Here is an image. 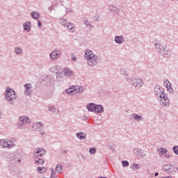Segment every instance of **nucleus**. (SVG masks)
<instances>
[{
    "instance_id": "nucleus-1",
    "label": "nucleus",
    "mask_w": 178,
    "mask_h": 178,
    "mask_svg": "<svg viewBox=\"0 0 178 178\" xmlns=\"http://www.w3.org/2000/svg\"><path fill=\"white\" fill-rule=\"evenodd\" d=\"M17 98V95L16 94V92L10 88H7L6 90V101H8L10 104H12V105H15V99Z\"/></svg>"
},
{
    "instance_id": "nucleus-2",
    "label": "nucleus",
    "mask_w": 178,
    "mask_h": 178,
    "mask_svg": "<svg viewBox=\"0 0 178 178\" xmlns=\"http://www.w3.org/2000/svg\"><path fill=\"white\" fill-rule=\"evenodd\" d=\"M100 60H101V57L95 54L94 56L90 57V58L87 60V63L88 66L94 67V66H97V65L99 63Z\"/></svg>"
},
{
    "instance_id": "nucleus-3",
    "label": "nucleus",
    "mask_w": 178,
    "mask_h": 178,
    "mask_svg": "<svg viewBox=\"0 0 178 178\" xmlns=\"http://www.w3.org/2000/svg\"><path fill=\"white\" fill-rule=\"evenodd\" d=\"M60 55H62V51L60 49H54L50 54H49V58L51 60H56V59H59L60 57Z\"/></svg>"
},
{
    "instance_id": "nucleus-4",
    "label": "nucleus",
    "mask_w": 178,
    "mask_h": 178,
    "mask_svg": "<svg viewBox=\"0 0 178 178\" xmlns=\"http://www.w3.org/2000/svg\"><path fill=\"white\" fill-rule=\"evenodd\" d=\"M129 81L134 87H138L140 88L144 86V81H143V79L139 77L129 79Z\"/></svg>"
},
{
    "instance_id": "nucleus-5",
    "label": "nucleus",
    "mask_w": 178,
    "mask_h": 178,
    "mask_svg": "<svg viewBox=\"0 0 178 178\" xmlns=\"http://www.w3.org/2000/svg\"><path fill=\"white\" fill-rule=\"evenodd\" d=\"M24 88H25L24 92L25 97H30L33 94V86H31V83H25Z\"/></svg>"
},
{
    "instance_id": "nucleus-6",
    "label": "nucleus",
    "mask_w": 178,
    "mask_h": 178,
    "mask_svg": "<svg viewBox=\"0 0 178 178\" xmlns=\"http://www.w3.org/2000/svg\"><path fill=\"white\" fill-rule=\"evenodd\" d=\"M134 154L136 156H139V158H140L141 159H144V157L147 156V154H145V152H144L143 149L138 148H135L134 149Z\"/></svg>"
},
{
    "instance_id": "nucleus-7",
    "label": "nucleus",
    "mask_w": 178,
    "mask_h": 178,
    "mask_svg": "<svg viewBox=\"0 0 178 178\" xmlns=\"http://www.w3.org/2000/svg\"><path fill=\"white\" fill-rule=\"evenodd\" d=\"M45 155V149H37L34 151L33 158H40V156H44Z\"/></svg>"
},
{
    "instance_id": "nucleus-8",
    "label": "nucleus",
    "mask_w": 178,
    "mask_h": 178,
    "mask_svg": "<svg viewBox=\"0 0 178 178\" xmlns=\"http://www.w3.org/2000/svg\"><path fill=\"white\" fill-rule=\"evenodd\" d=\"M63 73L65 77H70V76H73V70L72 69L65 67L63 70Z\"/></svg>"
},
{
    "instance_id": "nucleus-9",
    "label": "nucleus",
    "mask_w": 178,
    "mask_h": 178,
    "mask_svg": "<svg viewBox=\"0 0 178 178\" xmlns=\"http://www.w3.org/2000/svg\"><path fill=\"white\" fill-rule=\"evenodd\" d=\"M95 55V54H94V52H92V51L90 50V49H86L85 51V59H86V60H88V59H90L92 58V56H94Z\"/></svg>"
},
{
    "instance_id": "nucleus-10",
    "label": "nucleus",
    "mask_w": 178,
    "mask_h": 178,
    "mask_svg": "<svg viewBox=\"0 0 178 178\" xmlns=\"http://www.w3.org/2000/svg\"><path fill=\"white\" fill-rule=\"evenodd\" d=\"M163 172H165V173H171L172 172V164L168 163V164H165L164 165H163L162 168Z\"/></svg>"
},
{
    "instance_id": "nucleus-11",
    "label": "nucleus",
    "mask_w": 178,
    "mask_h": 178,
    "mask_svg": "<svg viewBox=\"0 0 178 178\" xmlns=\"http://www.w3.org/2000/svg\"><path fill=\"white\" fill-rule=\"evenodd\" d=\"M23 27L24 31H27L29 33L30 30H31V22L30 21H27L23 24Z\"/></svg>"
},
{
    "instance_id": "nucleus-12",
    "label": "nucleus",
    "mask_w": 178,
    "mask_h": 178,
    "mask_svg": "<svg viewBox=\"0 0 178 178\" xmlns=\"http://www.w3.org/2000/svg\"><path fill=\"white\" fill-rule=\"evenodd\" d=\"M115 44H123L124 42V37L123 35L115 36Z\"/></svg>"
},
{
    "instance_id": "nucleus-13",
    "label": "nucleus",
    "mask_w": 178,
    "mask_h": 178,
    "mask_svg": "<svg viewBox=\"0 0 178 178\" xmlns=\"http://www.w3.org/2000/svg\"><path fill=\"white\" fill-rule=\"evenodd\" d=\"M164 92L163 88L161 87L159 85L156 86L154 88V92L157 97L160 95L162 94V92Z\"/></svg>"
},
{
    "instance_id": "nucleus-14",
    "label": "nucleus",
    "mask_w": 178,
    "mask_h": 178,
    "mask_svg": "<svg viewBox=\"0 0 178 178\" xmlns=\"http://www.w3.org/2000/svg\"><path fill=\"white\" fill-rule=\"evenodd\" d=\"M19 122H22V123H31V120H30V118L27 116H20L19 118Z\"/></svg>"
},
{
    "instance_id": "nucleus-15",
    "label": "nucleus",
    "mask_w": 178,
    "mask_h": 178,
    "mask_svg": "<svg viewBox=\"0 0 178 178\" xmlns=\"http://www.w3.org/2000/svg\"><path fill=\"white\" fill-rule=\"evenodd\" d=\"M63 76H65L63 73L57 72L56 81L57 83H60V81H63V80H65V78L63 77Z\"/></svg>"
},
{
    "instance_id": "nucleus-16",
    "label": "nucleus",
    "mask_w": 178,
    "mask_h": 178,
    "mask_svg": "<svg viewBox=\"0 0 178 178\" xmlns=\"http://www.w3.org/2000/svg\"><path fill=\"white\" fill-rule=\"evenodd\" d=\"M76 137L79 140H86L87 138V134L83 132H78L76 134Z\"/></svg>"
},
{
    "instance_id": "nucleus-17",
    "label": "nucleus",
    "mask_w": 178,
    "mask_h": 178,
    "mask_svg": "<svg viewBox=\"0 0 178 178\" xmlns=\"http://www.w3.org/2000/svg\"><path fill=\"white\" fill-rule=\"evenodd\" d=\"M95 106V103H89L87 104L86 108L89 112H95L96 108Z\"/></svg>"
},
{
    "instance_id": "nucleus-18",
    "label": "nucleus",
    "mask_w": 178,
    "mask_h": 178,
    "mask_svg": "<svg viewBox=\"0 0 178 178\" xmlns=\"http://www.w3.org/2000/svg\"><path fill=\"white\" fill-rule=\"evenodd\" d=\"M68 30H70V33H74L76 31V28H74V24L72 22H68L67 26H65Z\"/></svg>"
},
{
    "instance_id": "nucleus-19",
    "label": "nucleus",
    "mask_w": 178,
    "mask_h": 178,
    "mask_svg": "<svg viewBox=\"0 0 178 178\" xmlns=\"http://www.w3.org/2000/svg\"><path fill=\"white\" fill-rule=\"evenodd\" d=\"M131 116L132 119H134L136 122H141L144 120V118H143V115H138L136 113H133Z\"/></svg>"
},
{
    "instance_id": "nucleus-20",
    "label": "nucleus",
    "mask_w": 178,
    "mask_h": 178,
    "mask_svg": "<svg viewBox=\"0 0 178 178\" xmlns=\"http://www.w3.org/2000/svg\"><path fill=\"white\" fill-rule=\"evenodd\" d=\"M44 127V125H42V122H35L33 125V130H35V131H36V130H40V127Z\"/></svg>"
},
{
    "instance_id": "nucleus-21",
    "label": "nucleus",
    "mask_w": 178,
    "mask_h": 178,
    "mask_svg": "<svg viewBox=\"0 0 178 178\" xmlns=\"http://www.w3.org/2000/svg\"><path fill=\"white\" fill-rule=\"evenodd\" d=\"M95 111H96L97 113H104V106H102L101 104H97L95 106Z\"/></svg>"
},
{
    "instance_id": "nucleus-22",
    "label": "nucleus",
    "mask_w": 178,
    "mask_h": 178,
    "mask_svg": "<svg viewBox=\"0 0 178 178\" xmlns=\"http://www.w3.org/2000/svg\"><path fill=\"white\" fill-rule=\"evenodd\" d=\"M161 54L163 58H169L170 56H172V54H170L169 51L166 50V49H163Z\"/></svg>"
},
{
    "instance_id": "nucleus-23",
    "label": "nucleus",
    "mask_w": 178,
    "mask_h": 178,
    "mask_svg": "<svg viewBox=\"0 0 178 178\" xmlns=\"http://www.w3.org/2000/svg\"><path fill=\"white\" fill-rule=\"evenodd\" d=\"M31 16L34 19V20H38V19H40V16H41V15L38 11H33L31 13Z\"/></svg>"
},
{
    "instance_id": "nucleus-24",
    "label": "nucleus",
    "mask_w": 178,
    "mask_h": 178,
    "mask_svg": "<svg viewBox=\"0 0 178 178\" xmlns=\"http://www.w3.org/2000/svg\"><path fill=\"white\" fill-rule=\"evenodd\" d=\"M35 159V163H37V165H44L45 163V161L44 159L40 158V157H34Z\"/></svg>"
},
{
    "instance_id": "nucleus-25",
    "label": "nucleus",
    "mask_w": 178,
    "mask_h": 178,
    "mask_svg": "<svg viewBox=\"0 0 178 178\" xmlns=\"http://www.w3.org/2000/svg\"><path fill=\"white\" fill-rule=\"evenodd\" d=\"M0 147H1V148H8V140L0 139Z\"/></svg>"
},
{
    "instance_id": "nucleus-26",
    "label": "nucleus",
    "mask_w": 178,
    "mask_h": 178,
    "mask_svg": "<svg viewBox=\"0 0 178 178\" xmlns=\"http://www.w3.org/2000/svg\"><path fill=\"white\" fill-rule=\"evenodd\" d=\"M163 84H164L165 87L167 88V90H171V91H172V88H171L172 83H170V82L169 81L168 79H166L165 81L164 80Z\"/></svg>"
},
{
    "instance_id": "nucleus-27",
    "label": "nucleus",
    "mask_w": 178,
    "mask_h": 178,
    "mask_svg": "<svg viewBox=\"0 0 178 178\" xmlns=\"http://www.w3.org/2000/svg\"><path fill=\"white\" fill-rule=\"evenodd\" d=\"M14 52L16 54V55H20L21 54H23V49L20 47H15L14 49Z\"/></svg>"
},
{
    "instance_id": "nucleus-28",
    "label": "nucleus",
    "mask_w": 178,
    "mask_h": 178,
    "mask_svg": "<svg viewBox=\"0 0 178 178\" xmlns=\"http://www.w3.org/2000/svg\"><path fill=\"white\" fill-rule=\"evenodd\" d=\"M159 155H165L168 153V149L164 147H161L158 149Z\"/></svg>"
},
{
    "instance_id": "nucleus-29",
    "label": "nucleus",
    "mask_w": 178,
    "mask_h": 178,
    "mask_svg": "<svg viewBox=\"0 0 178 178\" xmlns=\"http://www.w3.org/2000/svg\"><path fill=\"white\" fill-rule=\"evenodd\" d=\"M38 172L42 174V173H45V172H47V170H48V168H45V167H38L37 168Z\"/></svg>"
},
{
    "instance_id": "nucleus-30",
    "label": "nucleus",
    "mask_w": 178,
    "mask_h": 178,
    "mask_svg": "<svg viewBox=\"0 0 178 178\" xmlns=\"http://www.w3.org/2000/svg\"><path fill=\"white\" fill-rule=\"evenodd\" d=\"M155 47H159V49H158V52H159V54L161 53V51L165 49V47L162 46V44H161V43L158 42V43H155L154 44Z\"/></svg>"
},
{
    "instance_id": "nucleus-31",
    "label": "nucleus",
    "mask_w": 178,
    "mask_h": 178,
    "mask_svg": "<svg viewBox=\"0 0 178 178\" xmlns=\"http://www.w3.org/2000/svg\"><path fill=\"white\" fill-rule=\"evenodd\" d=\"M44 81H45L47 83V86H49L52 81H54V78H51L49 76H47L44 79Z\"/></svg>"
},
{
    "instance_id": "nucleus-32",
    "label": "nucleus",
    "mask_w": 178,
    "mask_h": 178,
    "mask_svg": "<svg viewBox=\"0 0 178 178\" xmlns=\"http://www.w3.org/2000/svg\"><path fill=\"white\" fill-rule=\"evenodd\" d=\"M76 86H74V88H70L66 90L67 94H70V95H73V92H76Z\"/></svg>"
},
{
    "instance_id": "nucleus-33",
    "label": "nucleus",
    "mask_w": 178,
    "mask_h": 178,
    "mask_svg": "<svg viewBox=\"0 0 178 178\" xmlns=\"http://www.w3.org/2000/svg\"><path fill=\"white\" fill-rule=\"evenodd\" d=\"M63 168H62V164H57L56 167V172L58 173H62Z\"/></svg>"
},
{
    "instance_id": "nucleus-34",
    "label": "nucleus",
    "mask_w": 178,
    "mask_h": 178,
    "mask_svg": "<svg viewBox=\"0 0 178 178\" xmlns=\"http://www.w3.org/2000/svg\"><path fill=\"white\" fill-rule=\"evenodd\" d=\"M83 24H85L86 27H90V29H94V26H92V24H91V22H90L87 19L83 20Z\"/></svg>"
},
{
    "instance_id": "nucleus-35",
    "label": "nucleus",
    "mask_w": 178,
    "mask_h": 178,
    "mask_svg": "<svg viewBox=\"0 0 178 178\" xmlns=\"http://www.w3.org/2000/svg\"><path fill=\"white\" fill-rule=\"evenodd\" d=\"M76 92H78L79 94H82V92H84L86 88L83 87V86H79L77 88H75Z\"/></svg>"
},
{
    "instance_id": "nucleus-36",
    "label": "nucleus",
    "mask_w": 178,
    "mask_h": 178,
    "mask_svg": "<svg viewBox=\"0 0 178 178\" xmlns=\"http://www.w3.org/2000/svg\"><path fill=\"white\" fill-rule=\"evenodd\" d=\"M165 103H163V106H170V101L169 100L168 97L163 99Z\"/></svg>"
},
{
    "instance_id": "nucleus-37",
    "label": "nucleus",
    "mask_w": 178,
    "mask_h": 178,
    "mask_svg": "<svg viewBox=\"0 0 178 178\" xmlns=\"http://www.w3.org/2000/svg\"><path fill=\"white\" fill-rule=\"evenodd\" d=\"M60 24H62L64 27H66L67 26V24L69 23V22H67L66 19H60Z\"/></svg>"
},
{
    "instance_id": "nucleus-38",
    "label": "nucleus",
    "mask_w": 178,
    "mask_h": 178,
    "mask_svg": "<svg viewBox=\"0 0 178 178\" xmlns=\"http://www.w3.org/2000/svg\"><path fill=\"white\" fill-rule=\"evenodd\" d=\"M48 111H49L50 112H53L54 113H58V112H59V111L55 108V107L54 106H49Z\"/></svg>"
},
{
    "instance_id": "nucleus-39",
    "label": "nucleus",
    "mask_w": 178,
    "mask_h": 178,
    "mask_svg": "<svg viewBox=\"0 0 178 178\" xmlns=\"http://www.w3.org/2000/svg\"><path fill=\"white\" fill-rule=\"evenodd\" d=\"M12 147H15V143L12 140H7V148H12Z\"/></svg>"
},
{
    "instance_id": "nucleus-40",
    "label": "nucleus",
    "mask_w": 178,
    "mask_h": 178,
    "mask_svg": "<svg viewBox=\"0 0 178 178\" xmlns=\"http://www.w3.org/2000/svg\"><path fill=\"white\" fill-rule=\"evenodd\" d=\"M160 98H162L161 99H166V98H168V97H166V94L164 92H162L160 95H159Z\"/></svg>"
},
{
    "instance_id": "nucleus-41",
    "label": "nucleus",
    "mask_w": 178,
    "mask_h": 178,
    "mask_svg": "<svg viewBox=\"0 0 178 178\" xmlns=\"http://www.w3.org/2000/svg\"><path fill=\"white\" fill-rule=\"evenodd\" d=\"M50 170L51 172V175L50 178H56V174L55 173V170H54V168H50Z\"/></svg>"
},
{
    "instance_id": "nucleus-42",
    "label": "nucleus",
    "mask_w": 178,
    "mask_h": 178,
    "mask_svg": "<svg viewBox=\"0 0 178 178\" xmlns=\"http://www.w3.org/2000/svg\"><path fill=\"white\" fill-rule=\"evenodd\" d=\"M89 152H90V154H92V155H94V154H95V152H97V149H95V147H90L89 149Z\"/></svg>"
},
{
    "instance_id": "nucleus-43",
    "label": "nucleus",
    "mask_w": 178,
    "mask_h": 178,
    "mask_svg": "<svg viewBox=\"0 0 178 178\" xmlns=\"http://www.w3.org/2000/svg\"><path fill=\"white\" fill-rule=\"evenodd\" d=\"M172 151L175 155H178V146H174L172 147Z\"/></svg>"
},
{
    "instance_id": "nucleus-44",
    "label": "nucleus",
    "mask_w": 178,
    "mask_h": 178,
    "mask_svg": "<svg viewBox=\"0 0 178 178\" xmlns=\"http://www.w3.org/2000/svg\"><path fill=\"white\" fill-rule=\"evenodd\" d=\"M122 166L124 168H127V166H129V161H122Z\"/></svg>"
},
{
    "instance_id": "nucleus-45",
    "label": "nucleus",
    "mask_w": 178,
    "mask_h": 178,
    "mask_svg": "<svg viewBox=\"0 0 178 178\" xmlns=\"http://www.w3.org/2000/svg\"><path fill=\"white\" fill-rule=\"evenodd\" d=\"M121 72H122V74H124L126 80H130L129 79V75L126 73V72L124 70H121Z\"/></svg>"
},
{
    "instance_id": "nucleus-46",
    "label": "nucleus",
    "mask_w": 178,
    "mask_h": 178,
    "mask_svg": "<svg viewBox=\"0 0 178 178\" xmlns=\"http://www.w3.org/2000/svg\"><path fill=\"white\" fill-rule=\"evenodd\" d=\"M23 124H24L23 122H18L17 124V129H22V127H23Z\"/></svg>"
},
{
    "instance_id": "nucleus-47",
    "label": "nucleus",
    "mask_w": 178,
    "mask_h": 178,
    "mask_svg": "<svg viewBox=\"0 0 178 178\" xmlns=\"http://www.w3.org/2000/svg\"><path fill=\"white\" fill-rule=\"evenodd\" d=\"M38 131H39V134H40V136L45 135V131H44L43 129H38Z\"/></svg>"
},
{
    "instance_id": "nucleus-48",
    "label": "nucleus",
    "mask_w": 178,
    "mask_h": 178,
    "mask_svg": "<svg viewBox=\"0 0 178 178\" xmlns=\"http://www.w3.org/2000/svg\"><path fill=\"white\" fill-rule=\"evenodd\" d=\"M71 56H72V60H74V61L77 60V57H76V56H74V54H71Z\"/></svg>"
},
{
    "instance_id": "nucleus-49",
    "label": "nucleus",
    "mask_w": 178,
    "mask_h": 178,
    "mask_svg": "<svg viewBox=\"0 0 178 178\" xmlns=\"http://www.w3.org/2000/svg\"><path fill=\"white\" fill-rule=\"evenodd\" d=\"M163 104H166V102H165V100H163V99H161L160 105H161V106H163Z\"/></svg>"
},
{
    "instance_id": "nucleus-50",
    "label": "nucleus",
    "mask_w": 178,
    "mask_h": 178,
    "mask_svg": "<svg viewBox=\"0 0 178 178\" xmlns=\"http://www.w3.org/2000/svg\"><path fill=\"white\" fill-rule=\"evenodd\" d=\"M41 26H42V23H41V21L38 20V27H39V29H41Z\"/></svg>"
},
{
    "instance_id": "nucleus-51",
    "label": "nucleus",
    "mask_w": 178,
    "mask_h": 178,
    "mask_svg": "<svg viewBox=\"0 0 178 178\" xmlns=\"http://www.w3.org/2000/svg\"><path fill=\"white\" fill-rule=\"evenodd\" d=\"M134 166L136 168V169H140V165L137 163H134Z\"/></svg>"
},
{
    "instance_id": "nucleus-52",
    "label": "nucleus",
    "mask_w": 178,
    "mask_h": 178,
    "mask_svg": "<svg viewBox=\"0 0 178 178\" xmlns=\"http://www.w3.org/2000/svg\"><path fill=\"white\" fill-rule=\"evenodd\" d=\"M66 152H67V150L62 149L60 151V154H62L63 155H64V154H66Z\"/></svg>"
},
{
    "instance_id": "nucleus-53",
    "label": "nucleus",
    "mask_w": 178,
    "mask_h": 178,
    "mask_svg": "<svg viewBox=\"0 0 178 178\" xmlns=\"http://www.w3.org/2000/svg\"><path fill=\"white\" fill-rule=\"evenodd\" d=\"M107 147L109 148V149H112V148H113V146H112L111 144L107 145Z\"/></svg>"
},
{
    "instance_id": "nucleus-54",
    "label": "nucleus",
    "mask_w": 178,
    "mask_h": 178,
    "mask_svg": "<svg viewBox=\"0 0 178 178\" xmlns=\"http://www.w3.org/2000/svg\"><path fill=\"white\" fill-rule=\"evenodd\" d=\"M165 158L169 159V158H170V154H165Z\"/></svg>"
},
{
    "instance_id": "nucleus-55",
    "label": "nucleus",
    "mask_w": 178,
    "mask_h": 178,
    "mask_svg": "<svg viewBox=\"0 0 178 178\" xmlns=\"http://www.w3.org/2000/svg\"><path fill=\"white\" fill-rule=\"evenodd\" d=\"M154 176H156V177H158L159 176V172H155Z\"/></svg>"
},
{
    "instance_id": "nucleus-56",
    "label": "nucleus",
    "mask_w": 178,
    "mask_h": 178,
    "mask_svg": "<svg viewBox=\"0 0 178 178\" xmlns=\"http://www.w3.org/2000/svg\"><path fill=\"white\" fill-rule=\"evenodd\" d=\"M155 49H156V51H158L159 49V46H156Z\"/></svg>"
},
{
    "instance_id": "nucleus-57",
    "label": "nucleus",
    "mask_w": 178,
    "mask_h": 178,
    "mask_svg": "<svg viewBox=\"0 0 178 178\" xmlns=\"http://www.w3.org/2000/svg\"><path fill=\"white\" fill-rule=\"evenodd\" d=\"M55 69H58V67H60L59 66H58V65H56V66H54V67Z\"/></svg>"
},
{
    "instance_id": "nucleus-58",
    "label": "nucleus",
    "mask_w": 178,
    "mask_h": 178,
    "mask_svg": "<svg viewBox=\"0 0 178 178\" xmlns=\"http://www.w3.org/2000/svg\"><path fill=\"white\" fill-rule=\"evenodd\" d=\"M99 16H97V18L96 19V22H99V19H98Z\"/></svg>"
},
{
    "instance_id": "nucleus-59",
    "label": "nucleus",
    "mask_w": 178,
    "mask_h": 178,
    "mask_svg": "<svg viewBox=\"0 0 178 178\" xmlns=\"http://www.w3.org/2000/svg\"><path fill=\"white\" fill-rule=\"evenodd\" d=\"M49 9H50L51 10H52V7H49Z\"/></svg>"
},
{
    "instance_id": "nucleus-60",
    "label": "nucleus",
    "mask_w": 178,
    "mask_h": 178,
    "mask_svg": "<svg viewBox=\"0 0 178 178\" xmlns=\"http://www.w3.org/2000/svg\"><path fill=\"white\" fill-rule=\"evenodd\" d=\"M1 115H2V112L0 111V116H1Z\"/></svg>"
},
{
    "instance_id": "nucleus-61",
    "label": "nucleus",
    "mask_w": 178,
    "mask_h": 178,
    "mask_svg": "<svg viewBox=\"0 0 178 178\" xmlns=\"http://www.w3.org/2000/svg\"><path fill=\"white\" fill-rule=\"evenodd\" d=\"M20 161H21V160H20V159H19V160H18V162H20Z\"/></svg>"
},
{
    "instance_id": "nucleus-62",
    "label": "nucleus",
    "mask_w": 178,
    "mask_h": 178,
    "mask_svg": "<svg viewBox=\"0 0 178 178\" xmlns=\"http://www.w3.org/2000/svg\"><path fill=\"white\" fill-rule=\"evenodd\" d=\"M171 1H175V0H171Z\"/></svg>"
}]
</instances>
